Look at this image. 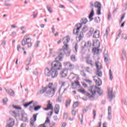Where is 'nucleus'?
Masks as SVG:
<instances>
[{"label": "nucleus", "instance_id": "obj_31", "mask_svg": "<svg viewBox=\"0 0 127 127\" xmlns=\"http://www.w3.org/2000/svg\"><path fill=\"white\" fill-rule=\"evenodd\" d=\"M93 58L94 60L97 61V60H100V56L99 55H94Z\"/></svg>", "mask_w": 127, "mask_h": 127}, {"label": "nucleus", "instance_id": "obj_63", "mask_svg": "<svg viewBox=\"0 0 127 127\" xmlns=\"http://www.w3.org/2000/svg\"><path fill=\"white\" fill-rule=\"evenodd\" d=\"M20 127H26V124L22 123L21 124Z\"/></svg>", "mask_w": 127, "mask_h": 127}, {"label": "nucleus", "instance_id": "obj_1", "mask_svg": "<svg viewBox=\"0 0 127 127\" xmlns=\"http://www.w3.org/2000/svg\"><path fill=\"white\" fill-rule=\"evenodd\" d=\"M51 66V69H49L48 67L45 69V75L47 77L56 78L58 76V71L56 70L62 69V64L58 61H54L52 63Z\"/></svg>", "mask_w": 127, "mask_h": 127}, {"label": "nucleus", "instance_id": "obj_23", "mask_svg": "<svg viewBox=\"0 0 127 127\" xmlns=\"http://www.w3.org/2000/svg\"><path fill=\"white\" fill-rule=\"evenodd\" d=\"M43 124H44L45 127H49V126H50V120H49V118L47 117L45 122Z\"/></svg>", "mask_w": 127, "mask_h": 127}, {"label": "nucleus", "instance_id": "obj_43", "mask_svg": "<svg viewBox=\"0 0 127 127\" xmlns=\"http://www.w3.org/2000/svg\"><path fill=\"white\" fill-rule=\"evenodd\" d=\"M31 104H33V101H31V102L24 104V107L25 108H27V107H28V106H29V105H31Z\"/></svg>", "mask_w": 127, "mask_h": 127}, {"label": "nucleus", "instance_id": "obj_30", "mask_svg": "<svg viewBox=\"0 0 127 127\" xmlns=\"http://www.w3.org/2000/svg\"><path fill=\"white\" fill-rule=\"evenodd\" d=\"M62 59H63V56H59L57 58H56V61L58 62H59V61H62Z\"/></svg>", "mask_w": 127, "mask_h": 127}, {"label": "nucleus", "instance_id": "obj_18", "mask_svg": "<svg viewBox=\"0 0 127 127\" xmlns=\"http://www.w3.org/2000/svg\"><path fill=\"white\" fill-rule=\"evenodd\" d=\"M22 116V120L24 122H28V118H27V114L25 113H22L21 114Z\"/></svg>", "mask_w": 127, "mask_h": 127}, {"label": "nucleus", "instance_id": "obj_6", "mask_svg": "<svg viewBox=\"0 0 127 127\" xmlns=\"http://www.w3.org/2000/svg\"><path fill=\"white\" fill-rule=\"evenodd\" d=\"M27 36H25L24 39L22 41L21 44L22 46H25L26 44L28 45V47H31L32 46V44L31 43V39L30 38H27Z\"/></svg>", "mask_w": 127, "mask_h": 127}, {"label": "nucleus", "instance_id": "obj_16", "mask_svg": "<svg viewBox=\"0 0 127 127\" xmlns=\"http://www.w3.org/2000/svg\"><path fill=\"white\" fill-rule=\"evenodd\" d=\"M95 66L96 67V69L97 70H101V69H103V66H102V64H101V63L99 62V61L95 62Z\"/></svg>", "mask_w": 127, "mask_h": 127}, {"label": "nucleus", "instance_id": "obj_11", "mask_svg": "<svg viewBox=\"0 0 127 127\" xmlns=\"http://www.w3.org/2000/svg\"><path fill=\"white\" fill-rule=\"evenodd\" d=\"M60 75L62 78H65L68 76V69L64 68L62 70L60 73Z\"/></svg>", "mask_w": 127, "mask_h": 127}, {"label": "nucleus", "instance_id": "obj_61", "mask_svg": "<svg viewBox=\"0 0 127 127\" xmlns=\"http://www.w3.org/2000/svg\"><path fill=\"white\" fill-rule=\"evenodd\" d=\"M122 55H127V52L125 50L122 51Z\"/></svg>", "mask_w": 127, "mask_h": 127}, {"label": "nucleus", "instance_id": "obj_58", "mask_svg": "<svg viewBox=\"0 0 127 127\" xmlns=\"http://www.w3.org/2000/svg\"><path fill=\"white\" fill-rule=\"evenodd\" d=\"M16 34V32H12V34H11V36H12L13 37H14L15 36Z\"/></svg>", "mask_w": 127, "mask_h": 127}, {"label": "nucleus", "instance_id": "obj_14", "mask_svg": "<svg viewBox=\"0 0 127 127\" xmlns=\"http://www.w3.org/2000/svg\"><path fill=\"white\" fill-rule=\"evenodd\" d=\"M90 6L91 7H92L91 11L89 15V18L90 19V21H92L94 18H93V16H94V8H93V6H94V5L93 4V2H90Z\"/></svg>", "mask_w": 127, "mask_h": 127}, {"label": "nucleus", "instance_id": "obj_22", "mask_svg": "<svg viewBox=\"0 0 127 127\" xmlns=\"http://www.w3.org/2000/svg\"><path fill=\"white\" fill-rule=\"evenodd\" d=\"M44 110H45V111H48V110H53V107H52V104H50V101H48L47 108H44Z\"/></svg>", "mask_w": 127, "mask_h": 127}, {"label": "nucleus", "instance_id": "obj_9", "mask_svg": "<svg viewBox=\"0 0 127 127\" xmlns=\"http://www.w3.org/2000/svg\"><path fill=\"white\" fill-rule=\"evenodd\" d=\"M82 27V25L81 24H77L75 25V28L73 29V34H76V35H78L79 34V31H80V29Z\"/></svg>", "mask_w": 127, "mask_h": 127}, {"label": "nucleus", "instance_id": "obj_64", "mask_svg": "<svg viewBox=\"0 0 127 127\" xmlns=\"http://www.w3.org/2000/svg\"><path fill=\"white\" fill-rule=\"evenodd\" d=\"M66 123H63L62 125V127H65L66 126Z\"/></svg>", "mask_w": 127, "mask_h": 127}, {"label": "nucleus", "instance_id": "obj_4", "mask_svg": "<svg viewBox=\"0 0 127 127\" xmlns=\"http://www.w3.org/2000/svg\"><path fill=\"white\" fill-rule=\"evenodd\" d=\"M64 40V45L63 47V49L59 50V53L60 55L63 56L64 55L65 53V51H67L69 49V46L68 45V43H69V41H70V38L69 36L66 37L63 39Z\"/></svg>", "mask_w": 127, "mask_h": 127}, {"label": "nucleus", "instance_id": "obj_3", "mask_svg": "<svg viewBox=\"0 0 127 127\" xmlns=\"http://www.w3.org/2000/svg\"><path fill=\"white\" fill-rule=\"evenodd\" d=\"M55 91H56V88L53 86V83H49L48 86L40 90V93L45 94L46 97L52 98L55 94Z\"/></svg>", "mask_w": 127, "mask_h": 127}, {"label": "nucleus", "instance_id": "obj_7", "mask_svg": "<svg viewBox=\"0 0 127 127\" xmlns=\"http://www.w3.org/2000/svg\"><path fill=\"white\" fill-rule=\"evenodd\" d=\"M87 31H89V28L88 27V26L85 25L83 27L81 31L80 32L79 36L78 37L79 38V41L84 37V33H86V32H87Z\"/></svg>", "mask_w": 127, "mask_h": 127}, {"label": "nucleus", "instance_id": "obj_13", "mask_svg": "<svg viewBox=\"0 0 127 127\" xmlns=\"http://www.w3.org/2000/svg\"><path fill=\"white\" fill-rule=\"evenodd\" d=\"M108 99L110 100V102L113 100V98H115V95L113 93V89L108 88Z\"/></svg>", "mask_w": 127, "mask_h": 127}, {"label": "nucleus", "instance_id": "obj_54", "mask_svg": "<svg viewBox=\"0 0 127 127\" xmlns=\"http://www.w3.org/2000/svg\"><path fill=\"white\" fill-rule=\"evenodd\" d=\"M122 37L123 38H124V39H125V40H127V35L126 34H123L122 35Z\"/></svg>", "mask_w": 127, "mask_h": 127}, {"label": "nucleus", "instance_id": "obj_60", "mask_svg": "<svg viewBox=\"0 0 127 127\" xmlns=\"http://www.w3.org/2000/svg\"><path fill=\"white\" fill-rule=\"evenodd\" d=\"M75 84L77 86H80V82H79V81H78V80H76L75 81Z\"/></svg>", "mask_w": 127, "mask_h": 127}, {"label": "nucleus", "instance_id": "obj_50", "mask_svg": "<svg viewBox=\"0 0 127 127\" xmlns=\"http://www.w3.org/2000/svg\"><path fill=\"white\" fill-rule=\"evenodd\" d=\"M13 107L14 109H15L16 110H21V107H20V106H16L13 105Z\"/></svg>", "mask_w": 127, "mask_h": 127}, {"label": "nucleus", "instance_id": "obj_44", "mask_svg": "<svg viewBox=\"0 0 127 127\" xmlns=\"http://www.w3.org/2000/svg\"><path fill=\"white\" fill-rule=\"evenodd\" d=\"M96 75H97V76H99V77H102V76H103V73H102L101 71H100L98 70L96 72Z\"/></svg>", "mask_w": 127, "mask_h": 127}, {"label": "nucleus", "instance_id": "obj_5", "mask_svg": "<svg viewBox=\"0 0 127 127\" xmlns=\"http://www.w3.org/2000/svg\"><path fill=\"white\" fill-rule=\"evenodd\" d=\"M93 46H97V47H95L92 49L94 55H100V53L102 52V51L99 48L100 47V42L99 41L94 42Z\"/></svg>", "mask_w": 127, "mask_h": 127}, {"label": "nucleus", "instance_id": "obj_28", "mask_svg": "<svg viewBox=\"0 0 127 127\" xmlns=\"http://www.w3.org/2000/svg\"><path fill=\"white\" fill-rule=\"evenodd\" d=\"M94 30L95 29H94L93 28H91L88 33H87L88 36H92V35H93V33H94Z\"/></svg>", "mask_w": 127, "mask_h": 127}, {"label": "nucleus", "instance_id": "obj_47", "mask_svg": "<svg viewBox=\"0 0 127 127\" xmlns=\"http://www.w3.org/2000/svg\"><path fill=\"white\" fill-rule=\"evenodd\" d=\"M12 116L14 117H19L20 115L18 113H16L15 111H13L12 112Z\"/></svg>", "mask_w": 127, "mask_h": 127}, {"label": "nucleus", "instance_id": "obj_49", "mask_svg": "<svg viewBox=\"0 0 127 127\" xmlns=\"http://www.w3.org/2000/svg\"><path fill=\"white\" fill-rule=\"evenodd\" d=\"M57 103H61L62 99L61 97H58V98L56 99Z\"/></svg>", "mask_w": 127, "mask_h": 127}, {"label": "nucleus", "instance_id": "obj_41", "mask_svg": "<svg viewBox=\"0 0 127 127\" xmlns=\"http://www.w3.org/2000/svg\"><path fill=\"white\" fill-rule=\"evenodd\" d=\"M70 59L71 61H73V62H75L76 61V56L75 55H72L70 57Z\"/></svg>", "mask_w": 127, "mask_h": 127}, {"label": "nucleus", "instance_id": "obj_51", "mask_svg": "<svg viewBox=\"0 0 127 127\" xmlns=\"http://www.w3.org/2000/svg\"><path fill=\"white\" fill-rule=\"evenodd\" d=\"M64 119L65 120H67V119H68V114L67 113L64 114Z\"/></svg>", "mask_w": 127, "mask_h": 127}, {"label": "nucleus", "instance_id": "obj_15", "mask_svg": "<svg viewBox=\"0 0 127 127\" xmlns=\"http://www.w3.org/2000/svg\"><path fill=\"white\" fill-rule=\"evenodd\" d=\"M64 66L68 67V69H69V70H73V69H74L75 67L74 65L71 64V63H70V62H66L64 63Z\"/></svg>", "mask_w": 127, "mask_h": 127}, {"label": "nucleus", "instance_id": "obj_40", "mask_svg": "<svg viewBox=\"0 0 127 127\" xmlns=\"http://www.w3.org/2000/svg\"><path fill=\"white\" fill-rule=\"evenodd\" d=\"M38 115V114H34L33 116V122H36V119L37 118V116Z\"/></svg>", "mask_w": 127, "mask_h": 127}, {"label": "nucleus", "instance_id": "obj_2", "mask_svg": "<svg viewBox=\"0 0 127 127\" xmlns=\"http://www.w3.org/2000/svg\"><path fill=\"white\" fill-rule=\"evenodd\" d=\"M88 91L91 93L92 95L89 93L86 92L84 89L79 90V92L80 93H82V94H85L86 96H87V97H88L91 100L94 99L95 94H97L98 96H101V95L103 94V90H101L100 87H98L96 86L89 87L88 88Z\"/></svg>", "mask_w": 127, "mask_h": 127}, {"label": "nucleus", "instance_id": "obj_25", "mask_svg": "<svg viewBox=\"0 0 127 127\" xmlns=\"http://www.w3.org/2000/svg\"><path fill=\"white\" fill-rule=\"evenodd\" d=\"M76 76H78V75H77L73 72H71L69 74V75L68 76V78L69 79V80H73V79H74V78H76Z\"/></svg>", "mask_w": 127, "mask_h": 127}, {"label": "nucleus", "instance_id": "obj_34", "mask_svg": "<svg viewBox=\"0 0 127 127\" xmlns=\"http://www.w3.org/2000/svg\"><path fill=\"white\" fill-rule=\"evenodd\" d=\"M86 45L87 47H91V46H92V43H91V41H88L87 44H86V43H84V46H86Z\"/></svg>", "mask_w": 127, "mask_h": 127}, {"label": "nucleus", "instance_id": "obj_46", "mask_svg": "<svg viewBox=\"0 0 127 127\" xmlns=\"http://www.w3.org/2000/svg\"><path fill=\"white\" fill-rule=\"evenodd\" d=\"M34 122H33V120H31L30 122V127H35V126L34 125Z\"/></svg>", "mask_w": 127, "mask_h": 127}, {"label": "nucleus", "instance_id": "obj_21", "mask_svg": "<svg viewBox=\"0 0 127 127\" xmlns=\"http://www.w3.org/2000/svg\"><path fill=\"white\" fill-rule=\"evenodd\" d=\"M5 90L6 91V93L9 95V96H12V97L14 96V92L12 89L7 90L5 88Z\"/></svg>", "mask_w": 127, "mask_h": 127}, {"label": "nucleus", "instance_id": "obj_38", "mask_svg": "<svg viewBox=\"0 0 127 127\" xmlns=\"http://www.w3.org/2000/svg\"><path fill=\"white\" fill-rule=\"evenodd\" d=\"M30 62H31V58H29L26 62L25 64L26 66H28L29 64H30Z\"/></svg>", "mask_w": 127, "mask_h": 127}, {"label": "nucleus", "instance_id": "obj_8", "mask_svg": "<svg viewBox=\"0 0 127 127\" xmlns=\"http://www.w3.org/2000/svg\"><path fill=\"white\" fill-rule=\"evenodd\" d=\"M102 4L98 1H96L94 3V7L97 9V13L98 15L102 14L101 10H102Z\"/></svg>", "mask_w": 127, "mask_h": 127}, {"label": "nucleus", "instance_id": "obj_33", "mask_svg": "<svg viewBox=\"0 0 127 127\" xmlns=\"http://www.w3.org/2000/svg\"><path fill=\"white\" fill-rule=\"evenodd\" d=\"M108 57H109V56L108 55V53H104V61L105 62H108Z\"/></svg>", "mask_w": 127, "mask_h": 127}, {"label": "nucleus", "instance_id": "obj_39", "mask_svg": "<svg viewBox=\"0 0 127 127\" xmlns=\"http://www.w3.org/2000/svg\"><path fill=\"white\" fill-rule=\"evenodd\" d=\"M46 7H47V9H48V11H49V12H50V13H52L53 11H52V9L51 8V7L50 6H49V5H47Z\"/></svg>", "mask_w": 127, "mask_h": 127}, {"label": "nucleus", "instance_id": "obj_26", "mask_svg": "<svg viewBox=\"0 0 127 127\" xmlns=\"http://www.w3.org/2000/svg\"><path fill=\"white\" fill-rule=\"evenodd\" d=\"M80 22L81 23L79 24L81 25L82 27V25H83V24H86V23L88 22V19H87L86 18H82L80 20Z\"/></svg>", "mask_w": 127, "mask_h": 127}, {"label": "nucleus", "instance_id": "obj_62", "mask_svg": "<svg viewBox=\"0 0 127 127\" xmlns=\"http://www.w3.org/2000/svg\"><path fill=\"white\" fill-rule=\"evenodd\" d=\"M55 122H52L51 126L50 127H55Z\"/></svg>", "mask_w": 127, "mask_h": 127}, {"label": "nucleus", "instance_id": "obj_35", "mask_svg": "<svg viewBox=\"0 0 127 127\" xmlns=\"http://www.w3.org/2000/svg\"><path fill=\"white\" fill-rule=\"evenodd\" d=\"M109 76H110V79L112 81L113 79H114V77L113 76V73H112V70H109Z\"/></svg>", "mask_w": 127, "mask_h": 127}, {"label": "nucleus", "instance_id": "obj_27", "mask_svg": "<svg viewBox=\"0 0 127 127\" xmlns=\"http://www.w3.org/2000/svg\"><path fill=\"white\" fill-rule=\"evenodd\" d=\"M78 44L77 43H75L74 45V47H73V49H74V53H75V54H77V52H78Z\"/></svg>", "mask_w": 127, "mask_h": 127}, {"label": "nucleus", "instance_id": "obj_48", "mask_svg": "<svg viewBox=\"0 0 127 127\" xmlns=\"http://www.w3.org/2000/svg\"><path fill=\"white\" fill-rule=\"evenodd\" d=\"M8 101V99H7L6 98H5L3 99V103L4 105H6V103H7V101Z\"/></svg>", "mask_w": 127, "mask_h": 127}, {"label": "nucleus", "instance_id": "obj_55", "mask_svg": "<svg viewBox=\"0 0 127 127\" xmlns=\"http://www.w3.org/2000/svg\"><path fill=\"white\" fill-rule=\"evenodd\" d=\"M122 58L123 60H127V55H122Z\"/></svg>", "mask_w": 127, "mask_h": 127}, {"label": "nucleus", "instance_id": "obj_24", "mask_svg": "<svg viewBox=\"0 0 127 127\" xmlns=\"http://www.w3.org/2000/svg\"><path fill=\"white\" fill-rule=\"evenodd\" d=\"M86 63L87 64H88V65H90L91 66H93V61H92V60L91 59V58H90V57H87L86 58Z\"/></svg>", "mask_w": 127, "mask_h": 127}, {"label": "nucleus", "instance_id": "obj_29", "mask_svg": "<svg viewBox=\"0 0 127 127\" xmlns=\"http://www.w3.org/2000/svg\"><path fill=\"white\" fill-rule=\"evenodd\" d=\"M50 53L52 55V56H53V57H55V56H56V53L55 51L52 49H50Z\"/></svg>", "mask_w": 127, "mask_h": 127}, {"label": "nucleus", "instance_id": "obj_20", "mask_svg": "<svg viewBox=\"0 0 127 127\" xmlns=\"http://www.w3.org/2000/svg\"><path fill=\"white\" fill-rule=\"evenodd\" d=\"M93 37L94 38H99L100 37V31L96 30L93 33Z\"/></svg>", "mask_w": 127, "mask_h": 127}, {"label": "nucleus", "instance_id": "obj_17", "mask_svg": "<svg viewBox=\"0 0 127 127\" xmlns=\"http://www.w3.org/2000/svg\"><path fill=\"white\" fill-rule=\"evenodd\" d=\"M59 111H60V105L59 104H56L54 108V112L56 115L59 114Z\"/></svg>", "mask_w": 127, "mask_h": 127}, {"label": "nucleus", "instance_id": "obj_32", "mask_svg": "<svg viewBox=\"0 0 127 127\" xmlns=\"http://www.w3.org/2000/svg\"><path fill=\"white\" fill-rule=\"evenodd\" d=\"M95 22H96V23H100L101 21V18H100V17H95L94 18Z\"/></svg>", "mask_w": 127, "mask_h": 127}, {"label": "nucleus", "instance_id": "obj_42", "mask_svg": "<svg viewBox=\"0 0 127 127\" xmlns=\"http://www.w3.org/2000/svg\"><path fill=\"white\" fill-rule=\"evenodd\" d=\"M122 33V31L121 30H119L117 33V37L116 38V40L120 37V35Z\"/></svg>", "mask_w": 127, "mask_h": 127}, {"label": "nucleus", "instance_id": "obj_56", "mask_svg": "<svg viewBox=\"0 0 127 127\" xmlns=\"http://www.w3.org/2000/svg\"><path fill=\"white\" fill-rule=\"evenodd\" d=\"M72 115L73 116V117H75L76 116V111L74 110H72L71 111Z\"/></svg>", "mask_w": 127, "mask_h": 127}, {"label": "nucleus", "instance_id": "obj_10", "mask_svg": "<svg viewBox=\"0 0 127 127\" xmlns=\"http://www.w3.org/2000/svg\"><path fill=\"white\" fill-rule=\"evenodd\" d=\"M15 121L12 118H9L7 120V123L6 127H13L14 126Z\"/></svg>", "mask_w": 127, "mask_h": 127}, {"label": "nucleus", "instance_id": "obj_36", "mask_svg": "<svg viewBox=\"0 0 127 127\" xmlns=\"http://www.w3.org/2000/svg\"><path fill=\"white\" fill-rule=\"evenodd\" d=\"M79 105H80V102H79L78 101H77L73 104V107L75 109V108H77V107H78Z\"/></svg>", "mask_w": 127, "mask_h": 127}, {"label": "nucleus", "instance_id": "obj_45", "mask_svg": "<svg viewBox=\"0 0 127 127\" xmlns=\"http://www.w3.org/2000/svg\"><path fill=\"white\" fill-rule=\"evenodd\" d=\"M41 106L38 105L34 108V111H38L39 110H40L41 109Z\"/></svg>", "mask_w": 127, "mask_h": 127}, {"label": "nucleus", "instance_id": "obj_57", "mask_svg": "<svg viewBox=\"0 0 127 127\" xmlns=\"http://www.w3.org/2000/svg\"><path fill=\"white\" fill-rule=\"evenodd\" d=\"M80 123L81 125H83V114L81 115V118H80Z\"/></svg>", "mask_w": 127, "mask_h": 127}, {"label": "nucleus", "instance_id": "obj_19", "mask_svg": "<svg viewBox=\"0 0 127 127\" xmlns=\"http://www.w3.org/2000/svg\"><path fill=\"white\" fill-rule=\"evenodd\" d=\"M108 119L109 121H111L112 119V107L111 106H109L108 107Z\"/></svg>", "mask_w": 127, "mask_h": 127}, {"label": "nucleus", "instance_id": "obj_37", "mask_svg": "<svg viewBox=\"0 0 127 127\" xmlns=\"http://www.w3.org/2000/svg\"><path fill=\"white\" fill-rule=\"evenodd\" d=\"M108 30H109V28L106 29V33L104 34V39H108Z\"/></svg>", "mask_w": 127, "mask_h": 127}, {"label": "nucleus", "instance_id": "obj_59", "mask_svg": "<svg viewBox=\"0 0 127 127\" xmlns=\"http://www.w3.org/2000/svg\"><path fill=\"white\" fill-rule=\"evenodd\" d=\"M40 43V41H37L36 43V47H38L39 46V44Z\"/></svg>", "mask_w": 127, "mask_h": 127}, {"label": "nucleus", "instance_id": "obj_12", "mask_svg": "<svg viewBox=\"0 0 127 127\" xmlns=\"http://www.w3.org/2000/svg\"><path fill=\"white\" fill-rule=\"evenodd\" d=\"M93 78L97 86H102V80L100 79L97 76H93Z\"/></svg>", "mask_w": 127, "mask_h": 127}, {"label": "nucleus", "instance_id": "obj_52", "mask_svg": "<svg viewBox=\"0 0 127 127\" xmlns=\"http://www.w3.org/2000/svg\"><path fill=\"white\" fill-rule=\"evenodd\" d=\"M93 119H94V120H95V119L96 118V110H93Z\"/></svg>", "mask_w": 127, "mask_h": 127}, {"label": "nucleus", "instance_id": "obj_53", "mask_svg": "<svg viewBox=\"0 0 127 127\" xmlns=\"http://www.w3.org/2000/svg\"><path fill=\"white\" fill-rule=\"evenodd\" d=\"M112 17V14L110 12H108V20H110Z\"/></svg>", "mask_w": 127, "mask_h": 127}]
</instances>
